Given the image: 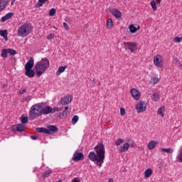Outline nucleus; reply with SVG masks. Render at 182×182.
Masks as SVG:
<instances>
[{
	"instance_id": "f3484780",
	"label": "nucleus",
	"mask_w": 182,
	"mask_h": 182,
	"mask_svg": "<svg viewBox=\"0 0 182 182\" xmlns=\"http://www.w3.org/2000/svg\"><path fill=\"white\" fill-rule=\"evenodd\" d=\"M8 2H9V0H0V12H2L4 9L6 8Z\"/></svg>"
},
{
	"instance_id": "c85d7f7f",
	"label": "nucleus",
	"mask_w": 182,
	"mask_h": 182,
	"mask_svg": "<svg viewBox=\"0 0 182 182\" xmlns=\"http://www.w3.org/2000/svg\"><path fill=\"white\" fill-rule=\"evenodd\" d=\"M107 27L108 29H112L113 28V20L112 18H109L107 21Z\"/></svg>"
},
{
	"instance_id": "412c9836",
	"label": "nucleus",
	"mask_w": 182,
	"mask_h": 182,
	"mask_svg": "<svg viewBox=\"0 0 182 182\" xmlns=\"http://www.w3.org/2000/svg\"><path fill=\"white\" fill-rule=\"evenodd\" d=\"M151 174H153V170L151 168H147L144 171V178H149V177H150L151 176Z\"/></svg>"
},
{
	"instance_id": "20e7f679",
	"label": "nucleus",
	"mask_w": 182,
	"mask_h": 182,
	"mask_svg": "<svg viewBox=\"0 0 182 182\" xmlns=\"http://www.w3.org/2000/svg\"><path fill=\"white\" fill-rule=\"evenodd\" d=\"M32 32V26L29 23L21 25L18 29V35L21 38H26Z\"/></svg>"
},
{
	"instance_id": "a19ab883",
	"label": "nucleus",
	"mask_w": 182,
	"mask_h": 182,
	"mask_svg": "<svg viewBox=\"0 0 182 182\" xmlns=\"http://www.w3.org/2000/svg\"><path fill=\"white\" fill-rule=\"evenodd\" d=\"M120 114L121 116H124V114H126V109H124V108H120Z\"/></svg>"
},
{
	"instance_id": "1a4fd4ad",
	"label": "nucleus",
	"mask_w": 182,
	"mask_h": 182,
	"mask_svg": "<svg viewBox=\"0 0 182 182\" xmlns=\"http://www.w3.org/2000/svg\"><path fill=\"white\" fill-rule=\"evenodd\" d=\"M72 100H73V97L72 95H67L61 98V105L66 106V105H69V103H70Z\"/></svg>"
},
{
	"instance_id": "c03bdc74",
	"label": "nucleus",
	"mask_w": 182,
	"mask_h": 182,
	"mask_svg": "<svg viewBox=\"0 0 182 182\" xmlns=\"http://www.w3.org/2000/svg\"><path fill=\"white\" fill-rule=\"evenodd\" d=\"M63 27L65 28V29L66 30V31H69V26L68 25V23H63Z\"/></svg>"
},
{
	"instance_id": "680f3d73",
	"label": "nucleus",
	"mask_w": 182,
	"mask_h": 182,
	"mask_svg": "<svg viewBox=\"0 0 182 182\" xmlns=\"http://www.w3.org/2000/svg\"><path fill=\"white\" fill-rule=\"evenodd\" d=\"M161 168V166H159V168Z\"/></svg>"
},
{
	"instance_id": "ea45409f",
	"label": "nucleus",
	"mask_w": 182,
	"mask_h": 182,
	"mask_svg": "<svg viewBox=\"0 0 182 182\" xmlns=\"http://www.w3.org/2000/svg\"><path fill=\"white\" fill-rule=\"evenodd\" d=\"M56 14V9H51L49 11V16H53Z\"/></svg>"
},
{
	"instance_id": "79ce46f5",
	"label": "nucleus",
	"mask_w": 182,
	"mask_h": 182,
	"mask_svg": "<svg viewBox=\"0 0 182 182\" xmlns=\"http://www.w3.org/2000/svg\"><path fill=\"white\" fill-rule=\"evenodd\" d=\"M13 15H14V14H12V13H8V14H6L5 17L7 19H10L11 18H12Z\"/></svg>"
},
{
	"instance_id": "423d86ee",
	"label": "nucleus",
	"mask_w": 182,
	"mask_h": 182,
	"mask_svg": "<svg viewBox=\"0 0 182 182\" xmlns=\"http://www.w3.org/2000/svg\"><path fill=\"white\" fill-rule=\"evenodd\" d=\"M154 65L156 68H163V56L161 55H156L154 58Z\"/></svg>"
},
{
	"instance_id": "39448f33",
	"label": "nucleus",
	"mask_w": 182,
	"mask_h": 182,
	"mask_svg": "<svg viewBox=\"0 0 182 182\" xmlns=\"http://www.w3.org/2000/svg\"><path fill=\"white\" fill-rule=\"evenodd\" d=\"M124 46H125V49H129L132 53H134L136 50H137V44L136 43L127 42L124 43Z\"/></svg>"
},
{
	"instance_id": "5fc2aeb1",
	"label": "nucleus",
	"mask_w": 182,
	"mask_h": 182,
	"mask_svg": "<svg viewBox=\"0 0 182 182\" xmlns=\"http://www.w3.org/2000/svg\"><path fill=\"white\" fill-rule=\"evenodd\" d=\"M161 2V0H156V4L158 5H160Z\"/></svg>"
},
{
	"instance_id": "8fccbe9b",
	"label": "nucleus",
	"mask_w": 182,
	"mask_h": 182,
	"mask_svg": "<svg viewBox=\"0 0 182 182\" xmlns=\"http://www.w3.org/2000/svg\"><path fill=\"white\" fill-rule=\"evenodd\" d=\"M47 39H53V35L49 34V35L47 36Z\"/></svg>"
},
{
	"instance_id": "603ef678",
	"label": "nucleus",
	"mask_w": 182,
	"mask_h": 182,
	"mask_svg": "<svg viewBox=\"0 0 182 182\" xmlns=\"http://www.w3.org/2000/svg\"><path fill=\"white\" fill-rule=\"evenodd\" d=\"M68 112L64 109L63 112V116H68Z\"/></svg>"
},
{
	"instance_id": "a878e982",
	"label": "nucleus",
	"mask_w": 182,
	"mask_h": 182,
	"mask_svg": "<svg viewBox=\"0 0 182 182\" xmlns=\"http://www.w3.org/2000/svg\"><path fill=\"white\" fill-rule=\"evenodd\" d=\"M176 159L179 163H182V147L178 151V154L176 156Z\"/></svg>"
},
{
	"instance_id": "58836bf2",
	"label": "nucleus",
	"mask_w": 182,
	"mask_h": 182,
	"mask_svg": "<svg viewBox=\"0 0 182 182\" xmlns=\"http://www.w3.org/2000/svg\"><path fill=\"white\" fill-rule=\"evenodd\" d=\"M21 123L26 124L28 123V117H21Z\"/></svg>"
},
{
	"instance_id": "a211bd4d",
	"label": "nucleus",
	"mask_w": 182,
	"mask_h": 182,
	"mask_svg": "<svg viewBox=\"0 0 182 182\" xmlns=\"http://www.w3.org/2000/svg\"><path fill=\"white\" fill-rule=\"evenodd\" d=\"M0 35L4 38V41H8V30H0Z\"/></svg>"
},
{
	"instance_id": "9b49d317",
	"label": "nucleus",
	"mask_w": 182,
	"mask_h": 182,
	"mask_svg": "<svg viewBox=\"0 0 182 182\" xmlns=\"http://www.w3.org/2000/svg\"><path fill=\"white\" fill-rule=\"evenodd\" d=\"M25 127V125L23 124H18L16 125H13L11 127L12 132H23V129Z\"/></svg>"
},
{
	"instance_id": "4c0bfd02",
	"label": "nucleus",
	"mask_w": 182,
	"mask_h": 182,
	"mask_svg": "<svg viewBox=\"0 0 182 182\" xmlns=\"http://www.w3.org/2000/svg\"><path fill=\"white\" fill-rule=\"evenodd\" d=\"M182 41V37H175L173 38V41L176 42V43H180V42H181Z\"/></svg>"
},
{
	"instance_id": "e2e57ef3",
	"label": "nucleus",
	"mask_w": 182,
	"mask_h": 182,
	"mask_svg": "<svg viewBox=\"0 0 182 182\" xmlns=\"http://www.w3.org/2000/svg\"><path fill=\"white\" fill-rule=\"evenodd\" d=\"M181 68H182V65H181Z\"/></svg>"
},
{
	"instance_id": "4d7b16f0",
	"label": "nucleus",
	"mask_w": 182,
	"mask_h": 182,
	"mask_svg": "<svg viewBox=\"0 0 182 182\" xmlns=\"http://www.w3.org/2000/svg\"><path fill=\"white\" fill-rule=\"evenodd\" d=\"M92 82H93L94 85H96V80L95 79H93Z\"/></svg>"
},
{
	"instance_id": "f03ea898",
	"label": "nucleus",
	"mask_w": 182,
	"mask_h": 182,
	"mask_svg": "<svg viewBox=\"0 0 182 182\" xmlns=\"http://www.w3.org/2000/svg\"><path fill=\"white\" fill-rule=\"evenodd\" d=\"M49 68V60L43 58L41 61L37 62L35 65L34 69L36 73V76L41 77L44 72Z\"/></svg>"
},
{
	"instance_id": "13d9d810",
	"label": "nucleus",
	"mask_w": 182,
	"mask_h": 182,
	"mask_svg": "<svg viewBox=\"0 0 182 182\" xmlns=\"http://www.w3.org/2000/svg\"><path fill=\"white\" fill-rule=\"evenodd\" d=\"M138 29H140V26H137V28H136V31L138 30Z\"/></svg>"
},
{
	"instance_id": "6ab92c4d",
	"label": "nucleus",
	"mask_w": 182,
	"mask_h": 182,
	"mask_svg": "<svg viewBox=\"0 0 182 182\" xmlns=\"http://www.w3.org/2000/svg\"><path fill=\"white\" fill-rule=\"evenodd\" d=\"M25 75L28 76V77H33L35 76V71L32 69L26 70Z\"/></svg>"
},
{
	"instance_id": "6e6d98bb",
	"label": "nucleus",
	"mask_w": 182,
	"mask_h": 182,
	"mask_svg": "<svg viewBox=\"0 0 182 182\" xmlns=\"http://www.w3.org/2000/svg\"><path fill=\"white\" fill-rule=\"evenodd\" d=\"M64 110L68 112L69 110V107H65Z\"/></svg>"
},
{
	"instance_id": "c9c22d12",
	"label": "nucleus",
	"mask_w": 182,
	"mask_h": 182,
	"mask_svg": "<svg viewBox=\"0 0 182 182\" xmlns=\"http://www.w3.org/2000/svg\"><path fill=\"white\" fill-rule=\"evenodd\" d=\"M79 120V117L77 115H75L72 119L73 124H76Z\"/></svg>"
},
{
	"instance_id": "5701e85b",
	"label": "nucleus",
	"mask_w": 182,
	"mask_h": 182,
	"mask_svg": "<svg viewBox=\"0 0 182 182\" xmlns=\"http://www.w3.org/2000/svg\"><path fill=\"white\" fill-rule=\"evenodd\" d=\"M68 67L67 66H60L58 68V70L56 73L57 76H59V75H60V73H63V72H65V70H66Z\"/></svg>"
},
{
	"instance_id": "49530a36",
	"label": "nucleus",
	"mask_w": 182,
	"mask_h": 182,
	"mask_svg": "<svg viewBox=\"0 0 182 182\" xmlns=\"http://www.w3.org/2000/svg\"><path fill=\"white\" fill-rule=\"evenodd\" d=\"M71 182H80V178L78 177L74 178Z\"/></svg>"
},
{
	"instance_id": "f8f14e48",
	"label": "nucleus",
	"mask_w": 182,
	"mask_h": 182,
	"mask_svg": "<svg viewBox=\"0 0 182 182\" xmlns=\"http://www.w3.org/2000/svg\"><path fill=\"white\" fill-rule=\"evenodd\" d=\"M130 147V145L129 143H124L122 146H119L118 148V151L119 153H126V151H129V148Z\"/></svg>"
},
{
	"instance_id": "7c9ffc66",
	"label": "nucleus",
	"mask_w": 182,
	"mask_h": 182,
	"mask_svg": "<svg viewBox=\"0 0 182 182\" xmlns=\"http://www.w3.org/2000/svg\"><path fill=\"white\" fill-rule=\"evenodd\" d=\"M47 128L50 132H58V127H56L55 125H48Z\"/></svg>"
},
{
	"instance_id": "ddd939ff",
	"label": "nucleus",
	"mask_w": 182,
	"mask_h": 182,
	"mask_svg": "<svg viewBox=\"0 0 182 182\" xmlns=\"http://www.w3.org/2000/svg\"><path fill=\"white\" fill-rule=\"evenodd\" d=\"M35 65V60H33V58H30L29 60L26 63L25 65V69H32L33 68V65Z\"/></svg>"
},
{
	"instance_id": "393cba45",
	"label": "nucleus",
	"mask_w": 182,
	"mask_h": 182,
	"mask_svg": "<svg viewBox=\"0 0 182 182\" xmlns=\"http://www.w3.org/2000/svg\"><path fill=\"white\" fill-rule=\"evenodd\" d=\"M166 108L164 107H161L158 109L157 114H160L161 117H164V110Z\"/></svg>"
},
{
	"instance_id": "f704fd0d",
	"label": "nucleus",
	"mask_w": 182,
	"mask_h": 182,
	"mask_svg": "<svg viewBox=\"0 0 182 182\" xmlns=\"http://www.w3.org/2000/svg\"><path fill=\"white\" fill-rule=\"evenodd\" d=\"M160 82V79L159 77H153L151 79V83L153 85H156V83H159Z\"/></svg>"
},
{
	"instance_id": "c756f323",
	"label": "nucleus",
	"mask_w": 182,
	"mask_h": 182,
	"mask_svg": "<svg viewBox=\"0 0 182 182\" xmlns=\"http://www.w3.org/2000/svg\"><path fill=\"white\" fill-rule=\"evenodd\" d=\"M129 31L131 32V33H136V32H137V28H136L134 26V25L131 24V25H129Z\"/></svg>"
},
{
	"instance_id": "7ed1b4c3",
	"label": "nucleus",
	"mask_w": 182,
	"mask_h": 182,
	"mask_svg": "<svg viewBox=\"0 0 182 182\" xmlns=\"http://www.w3.org/2000/svg\"><path fill=\"white\" fill-rule=\"evenodd\" d=\"M42 116V105L41 104H35L31 106L29 111V117L31 120H35L36 117Z\"/></svg>"
},
{
	"instance_id": "473e14b6",
	"label": "nucleus",
	"mask_w": 182,
	"mask_h": 182,
	"mask_svg": "<svg viewBox=\"0 0 182 182\" xmlns=\"http://www.w3.org/2000/svg\"><path fill=\"white\" fill-rule=\"evenodd\" d=\"M156 5H157V4L156 3V1L152 0L151 1V6L153 11H157V6Z\"/></svg>"
},
{
	"instance_id": "4be33fe9",
	"label": "nucleus",
	"mask_w": 182,
	"mask_h": 182,
	"mask_svg": "<svg viewBox=\"0 0 182 182\" xmlns=\"http://www.w3.org/2000/svg\"><path fill=\"white\" fill-rule=\"evenodd\" d=\"M151 99L153 102H159L160 100V94H159V92H155L152 95Z\"/></svg>"
},
{
	"instance_id": "b1692460",
	"label": "nucleus",
	"mask_w": 182,
	"mask_h": 182,
	"mask_svg": "<svg viewBox=\"0 0 182 182\" xmlns=\"http://www.w3.org/2000/svg\"><path fill=\"white\" fill-rule=\"evenodd\" d=\"M50 174H52V170L48 169L42 174V177L43 178H46L47 177H49Z\"/></svg>"
},
{
	"instance_id": "2eb2a0df",
	"label": "nucleus",
	"mask_w": 182,
	"mask_h": 182,
	"mask_svg": "<svg viewBox=\"0 0 182 182\" xmlns=\"http://www.w3.org/2000/svg\"><path fill=\"white\" fill-rule=\"evenodd\" d=\"M112 15L114 16L117 19H119V18H122V12L117 9H112L111 11Z\"/></svg>"
},
{
	"instance_id": "864d4df0",
	"label": "nucleus",
	"mask_w": 182,
	"mask_h": 182,
	"mask_svg": "<svg viewBox=\"0 0 182 182\" xmlns=\"http://www.w3.org/2000/svg\"><path fill=\"white\" fill-rule=\"evenodd\" d=\"M2 87H3V89H5L6 87H8V83L4 84Z\"/></svg>"
},
{
	"instance_id": "de8ad7c7",
	"label": "nucleus",
	"mask_w": 182,
	"mask_h": 182,
	"mask_svg": "<svg viewBox=\"0 0 182 182\" xmlns=\"http://www.w3.org/2000/svg\"><path fill=\"white\" fill-rule=\"evenodd\" d=\"M5 21H8V18L6 17V16L1 18V22H5Z\"/></svg>"
},
{
	"instance_id": "2f4dec72",
	"label": "nucleus",
	"mask_w": 182,
	"mask_h": 182,
	"mask_svg": "<svg viewBox=\"0 0 182 182\" xmlns=\"http://www.w3.org/2000/svg\"><path fill=\"white\" fill-rule=\"evenodd\" d=\"M1 56V58H8V49H2Z\"/></svg>"
},
{
	"instance_id": "bf43d9fd",
	"label": "nucleus",
	"mask_w": 182,
	"mask_h": 182,
	"mask_svg": "<svg viewBox=\"0 0 182 182\" xmlns=\"http://www.w3.org/2000/svg\"><path fill=\"white\" fill-rule=\"evenodd\" d=\"M16 0H13V2H15Z\"/></svg>"
},
{
	"instance_id": "3c124183",
	"label": "nucleus",
	"mask_w": 182,
	"mask_h": 182,
	"mask_svg": "<svg viewBox=\"0 0 182 182\" xmlns=\"http://www.w3.org/2000/svg\"><path fill=\"white\" fill-rule=\"evenodd\" d=\"M26 92V89H23V90H21L20 92H19V93H20V95H23V93H25Z\"/></svg>"
},
{
	"instance_id": "f257e3e1",
	"label": "nucleus",
	"mask_w": 182,
	"mask_h": 182,
	"mask_svg": "<svg viewBox=\"0 0 182 182\" xmlns=\"http://www.w3.org/2000/svg\"><path fill=\"white\" fill-rule=\"evenodd\" d=\"M94 149L95 153L94 151H90L88 157L91 161H96L97 166L102 167V165L105 163V154L106 153L105 145L102 143L98 144Z\"/></svg>"
},
{
	"instance_id": "37998d69",
	"label": "nucleus",
	"mask_w": 182,
	"mask_h": 182,
	"mask_svg": "<svg viewBox=\"0 0 182 182\" xmlns=\"http://www.w3.org/2000/svg\"><path fill=\"white\" fill-rule=\"evenodd\" d=\"M11 60L13 62V63H16V58H15L14 55H11Z\"/></svg>"
},
{
	"instance_id": "9d476101",
	"label": "nucleus",
	"mask_w": 182,
	"mask_h": 182,
	"mask_svg": "<svg viewBox=\"0 0 182 182\" xmlns=\"http://www.w3.org/2000/svg\"><path fill=\"white\" fill-rule=\"evenodd\" d=\"M83 159H85V156L83 154L80 152H75L73 156V160H74V161H80V160H83Z\"/></svg>"
},
{
	"instance_id": "dca6fc26",
	"label": "nucleus",
	"mask_w": 182,
	"mask_h": 182,
	"mask_svg": "<svg viewBox=\"0 0 182 182\" xmlns=\"http://www.w3.org/2000/svg\"><path fill=\"white\" fill-rule=\"evenodd\" d=\"M36 132L38 133H44L45 134H50L52 133V132H50V130H49V129H46L44 127L37 128Z\"/></svg>"
},
{
	"instance_id": "09e8293b",
	"label": "nucleus",
	"mask_w": 182,
	"mask_h": 182,
	"mask_svg": "<svg viewBox=\"0 0 182 182\" xmlns=\"http://www.w3.org/2000/svg\"><path fill=\"white\" fill-rule=\"evenodd\" d=\"M31 139H32V140H36L38 139V136L35 135H31Z\"/></svg>"
},
{
	"instance_id": "cd10ccee",
	"label": "nucleus",
	"mask_w": 182,
	"mask_h": 182,
	"mask_svg": "<svg viewBox=\"0 0 182 182\" xmlns=\"http://www.w3.org/2000/svg\"><path fill=\"white\" fill-rule=\"evenodd\" d=\"M161 151H164L165 153H168V154H173V153H174V150L171 148H163L161 149Z\"/></svg>"
},
{
	"instance_id": "e433bc0d",
	"label": "nucleus",
	"mask_w": 182,
	"mask_h": 182,
	"mask_svg": "<svg viewBox=\"0 0 182 182\" xmlns=\"http://www.w3.org/2000/svg\"><path fill=\"white\" fill-rule=\"evenodd\" d=\"M124 141L122 139H118L117 140L115 141V146H120L122 143H124Z\"/></svg>"
},
{
	"instance_id": "72a5a7b5",
	"label": "nucleus",
	"mask_w": 182,
	"mask_h": 182,
	"mask_svg": "<svg viewBox=\"0 0 182 182\" xmlns=\"http://www.w3.org/2000/svg\"><path fill=\"white\" fill-rule=\"evenodd\" d=\"M7 52L12 56H15V55H16V50H14L13 48H7Z\"/></svg>"
},
{
	"instance_id": "bb28decb",
	"label": "nucleus",
	"mask_w": 182,
	"mask_h": 182,
	"mask_svg": "<svg viewBox=\"0 0 182 182\" xmlns=\"http://www.w3.org/2000/svg\"><path fill=\"white\" fill-rule=\"evenodd\" d=\"M48 0H38V1L36 4V8H41L43 5V4L46 3Z\"/></svg>"
},
{
	"instance_id": "a18cd8bd",
	"label": "nucleus",
	"mask_w": 182,
	"mask_h": 182,
	"mask_svg": "<svg viewBox=\"0 0 182 182\" xmlns=\"http://www.w3.org/2000/svg\"><path fill=\"white\" fill-rule=\"evenodd\" d=\"M59 108L54 107L53 109L51 108V112L50 113H55V112H58Z\"/></svg>"
},
{
	"instance_id": "4468645a",
	"label": "nucleus",
	"mask_w": 182,
	"mask_h": 182,
	"mask_svg": "<svg viewBox=\"0 0 182 182\" xmlns=\"http://www.w3.org/2000/svg\"><path fill=\"white\" fill-rule=\"evenodd\" d=\"M52 112V107L49 106H46L45 107L41 106V116L42 114H49V113H51Z\"/></svg>"
},
{
	"instance_id": "6e6552de",
	"label": "nucleus",
	"mask_w": 182,
	"mask_h": 182,
	"mask_svg": "<svg viewBox=\"0 0 182 182\" xmlns=\"http://www.w3.org/2000/svg\"><path fill=\"white\" fill-rule=\"evenodd\" d=\"M130 93H131L132 97H134V99L135 100H140V97H141V93H140V92H139V90H137V89L132 88L130 90Z\"/></svg>"
},
{
	"instance_id": "0eeeda50",
	"label": "nucleus",
	"mask_w": 182,
	"mask_h": 182,
	"mask_svg": "<svg viewBox=\"0 0 182 182\" xmlns=\"http://www.w3.org/2000/svg\"><path fill=\"white\" fill-rule=\"evenodd\" d=\"M146 109L147 105L144 101H140L136 106L137 113H143V112H146Z\"/></svg>"
},
{
	"instance_id": "052dcab7",
	"label": "nucleus",
	"mask_w": 182,
	"mask_h": 182,
	"mask_svg": "<svg viewBox=\"0 0 182 182\" xmlns=\"http://www.w3.org/2000/svg\"><path fill=\"white\" fill-rule=\"evenodd\" d=\"M57 182H62V181H57Z\"/></svg>"
},
{
	"instance_id": "aec40b11",
	"label": "nucleus",
	"mask_w": 182,
	"mask_h": 182,
	"mask_svg": "<svg viewBox=\"0 0 182 182\" xmlns=\"http://www.w3.org/2000/svg\"><path fill=\"white\" fill-rule=\"evenodd\" d=\"M157 144V141H151L149 142L148 144V149L149 150H153V149H154V147H156V145Z\"/></svg>"
}]
</instances>
